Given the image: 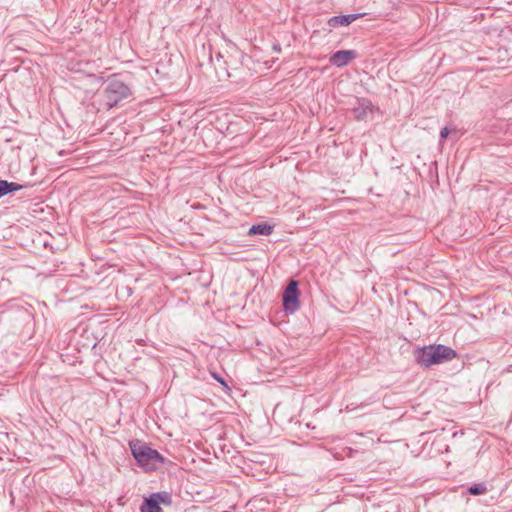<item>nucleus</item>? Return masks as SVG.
<instances>
[{
  "instance_id": "nucleus-1",
  "label": "nucleus",
  "mask_w": 512,
  "mask_h": 512,
  "mask_svg": "<svg viewBox=\"0 0 512 512\" xmlns=\"http://www.w3.org/2000/svg\"><path fill=\"white\" fill-rule=\"evenodd\" d=\"M457 357V352L443 344H432L414 350L415 362L423 368L449 362Z\"/></svg>"
},
{
  "instance_id": "nucleus-2",
  "label": "nucleus",
  "mask_w": 512,
  "mask_h": 512,
  "mask_svg": "<svg viewBox=\"0 0 512 512\" xmlns=\"http://www.w3.org/2000/svg\"><path fill=\"white\" fill-rule=\"evenodd\" d=\"M129 447L137 464L146 471H154L160 465H164L167 462V459L157 450L141 440H130Z\"/></svg>"
},
{
  "instance_id": "nucleus-3",
  "label": "nucleus",
  "mask_w": 512,
  "mask_h": 512,
  "mask_svg": "<svg viewBox=\"0 0 512 512\" xmlns=\"http://www.w3.org/2000/svg\"><path fill=\"white\" fill-rule=\"evenodd\" d=\"M131 95V90L127 84L119 79L118 75L109 77L107 86L104 89V101L108 109L117 106L121 101Z\"/></svg>"
},
{
  "instance_id": "nucleus-4",
  "label": "nucleus",
  "mask_w": 512,
  "mask_h": 512,
  "mask_svg": "<svg viewBox=\"0 0 512 512\" xmlns=\"http://www.w3.org/2000/svg\"><path fill=\"white\" fill-rule=\"evenodd\" d=\"M161 504L172 505V495L166 491H159L145 497L140 506V512H163Z\"/></svg>"
},
{
  "instance_id": "nucleus-5",
  "label": "nucleus",
  "mask_w": 512,
  "mask_h": 512,
  "mask_svg": "<svg viewBox=\"0 0 512 512\" xmlns=\"http://www.w3.org/2000/svg\"><path fill=\"white\" fill-rule=\"evenodd\" d=\"M298 281L291 279L283 292V309L287 314H293L300 307Z\"/></svg>"
},
{
  "instance_id": "nucleus-6",
  "label": "nucleus",
  "mask_w": 512,
  "mask_h": 512,
  "mask_svg": "<svg viewBox=\"0 0 512 512\" xmlns=\"http://www.w3.org/2000/svg\"><path fill=\"white\" fill-rule=\"evenodd\" d=\"M373 104L368 98H356L352 108L353 116L356 120L362 121L367 118L368 113L373 111Z\"/></svg>"
},
{
  "instance_id": "nucleus-7",
  "label": "nucleus",
  "mask_w": 512,
  "mask_h": 512,
  "mask_svg": "<svg viewBox=\"0 0 512 512\" xmlns=\"http://www.w3.org/2000/svg\"><path fill=\"white\" fill-rule=\"evenodd\" d=\"M357 56L355 50H339L330 57V63L336 67H344L348 65Z\"/></svg>"
},
{
  "instance_id": "nucleus-8",
  "label": "nucleus",
  "mask_w": 512,
  "mask_h": 512,
  "mask_svg": "<svg viewBox=\"0 0 512 512\" xmlns=\"http://www.w3.org/2000/svg\"><path fill=\"white\" fill-rule=\"evenodd\" d=\"M364 15H366V13H354V14L333 16V17L329 18L328 25L331 28H337L339 26H348L349 24H351L355 20L363 17Z\"/></svg>"
},
{
  "instance_id": "nucleus-9",
  "label": "nucleus",
  "mask_w": 512,
  "mask_h": 512,
  "mask_svg": "<svg viewBox=\"0 0 512 512\" xmlns=\"http://www.w3.org/2000/svg\"><path fill=\"white\" fill-rule=\"evenodd\" d=\"M25 187V185H21L16 182H9L7 180L0 179V198L8 194L20 191Z\"/></svg>"
},
{
  "instance_id": "nucleus-10",
  "label": "nucleus",
  "mask_w": 512,
  "mask_h": 512,
  "mask_svg": "<svg viewBox=\"0 0 512 512\" xmlns=\"http://www.w3.org/2000/svg\"><path fill=\"white\" fill-rule=\"evenodd\" d=\"M274 227L267 223H260L252 225L248 231L249 235H263L268 236L273 232Z\"/></svg>"
},
{
  "instance_id": "nucleus-11",
  "label": "nucleus",
  "mask_w": 512,
  "mask_h": 512,
  "mask_svg": "<svg viewBox=\"0 0 512 512\" xmlns=\"http://www.w3.org/2000/svg\"><path fill=\"white\" fill-rule=\"evenodd\" d=\"M469 494L478 496L487 492V486L484 482L474 483L467 488Z\"/></svg>"
},
{
  "instance_id": "nucleus-12",
  "label": "nucleus",
  "mask_w": 512,
  "mask_h": 512,
  "mask_svg": "<svg viewBox=\"0 0 512 512\" xmlns=\"http://www.w3.org/2000/svg\"><path fill=\"white\" fill-rule=\"evenodd\" d=\"M451 130L448 128V127H444L441 129L440 131V140H444L448 137V135L450 134Z\"/></svg>"
},
{
  "instance_id": "nucleus-13",
  "label": "nucleus",
  "mask_w": 512,
  "mask_h": 512,
  "mask_svg": "<svg viewBox=\"0 0 512 512\" xmlns=\"http://www.w3.org/2000/svg\"><path fill=\"white\" fill-rule=\"evenodd\" d=\"M212 377H213L216 381H218L219 383H221L222 385H224V386L228 387V386H227V384H226V382H225V380H224L220 375H218L217 373H212Z\"/></svg>"
},
{
  "instance_id": "nucleus-14",
  "label": "nucleus",
  "mask_w": 512,
  "mask_h": 512,
  "mask_svg": "<svg viewBox=\"0 0 512 512\" xmlns=\"http://www.w3.org/2000/svg\"><path fill=\"white\" fill-rule=\"evenodd\" d=\"M222 55L220 53L217 54L216 56V63L214 62L213 58H211V61L215 64V65H219L221 66V61H222ZM215 69H217V66H215Z\"/></svg>"
}]
</instances>
